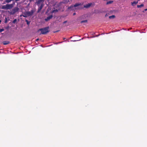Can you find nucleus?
<instances>
[{"label": "nucleus", "mask_w": 147, "mask_h": 147, "mask_svg": "<svg viewBox=\"0 0 147 147\" xmlns=\"http://www.w3.org/2000/svg\"><path fill=\"white\" fill-rule=\"evenodd\" d=\"M67 22V21H65L63 22V24H65V23H66V22Z\"/></svg>", "instance_id": "nucleus-27"}, {"label": "nucleus", "mask_w": 147, "mask_h": 147, "mask_svg": "<svg viewBox=\"0 0 147 147\" xmlns=\"http://www.w3.org/2000/svg\"><path fill=\"white\" fill-rule=\"evenodd\" d=\"M76 41V40H74V41Z\"/></svg>", "instance_id": "nucleus-35"}, {"label": "nucleus", "mask_w": 147, "mask_h": 147, "mask_svg": "<svg viewBox=\"0 0 147 147\" xmlns=\"http://www.w3.org/2000/svg\"><path fill=\"white\" fill-rule=\"evenodd\" d=\"M38 40H39V39H38V38L37 39H36V41H38Z\"/></svg>", "instance_id": "nucleus-31"}, {"label": "nucleus", "mask_w": 147, "mask_h": 147, "mask_svg": "<svg viewBox=\"0 0 147 147\" xmlns=\"http://www.w3.org/2000/svg\"><path fill=\"white\" fill-rule=\"evenodd\" d=\"M108 16V15L107 14H106L105 15V17H107V16Z\"/></svg>", "instance_id": "nucleus-30"}, {"label": "nucleus", "mask_w": 147, "mask_h": 147, "mask_svg": "<svg viewBox=\"0 0 147 147\" xmlns=\"http://www.w3.org/2000/svg\"><path fill=\"white\" fill-rule=\"evenodd\" d=\"M4 30V29L3 28L0 29V32H1Z\"/></svg>", "instance_id": "nucleus-23"}, {"label": "nucleus", "mask_w": 147, "mask_h": 147, "mask_svg": "<svg viewBox=\"0 0 147 147\" xmlns=\"http://www.w3.org/2000/svg\"><path fill=\"white\" fill-rule=\"evenodd\" d=\"M17 21V20L16 19H15L13 21V23L14 24Z\"/></svg>", "instance_id": "nucleus-22"}, {"label": "nucleus", "mask_w": 147, "mask_h": 147, "mask_svg": "<svg viewBox=\"0 0 147 147\" xmlns=\"http://www.w3.org/2000/svg\"><path fill=\"white\" fill-rule=\"evenodd\" d=\"M58 31H56L55 32H58Z\"/></svg>", "instance_id": "nucleus-36"}, {"label": "nucleus", "mask_w": 147, "mask_h": 147, "mask_svg": "<svg viewBox=\"0 0 147 147\" xmlns=\"http://www.w3.org/2000/svg\"><path fill=\"white\" fill-rule=\"evenodd\" d=\"M1 20H0V24H1Z\"/></svg>", "instance_id": "nucleus-32"}, {"label": "nucleus", "mask_w": 147, "mask_h": 147, "mask_svg": "<svg viewBox=\"0 0 147 147\" xmlns=\"http://www.w3.org/2000/svg\"><path fill=\"white\" fill-rule=\"evenodd\" d=\"M35 0H29V1L30 2H32V1H34Z\"/></svg>", "instance_id": "nucleus-25"}, {"label": "nucleus", "mask_w": 147, "mask_h": 147, "mask_svg": "<svg viewBox=\"0 0 147 147\" xmlns=\"http://www.w3.org/2000/svg\"><path fill=\"white\" fill-rule=\"evenodd\" d=\"M76 14V13H74L73 14V16H74V15H75Z\"/></svg>", "instance_id": "nucleus-29"}, {"label": "nucleus", "mask_w": 147, "mask_h": 147, "mask_svg": "<svg viewBox=\"0 0 147 147\" xmlns=\"http://www.w3.org/2000/svg\"><path fill=\"white\" fill-rule=\"evenodd\" d=\"M43 4H41L40 6H39H39H38V8L37 11L38 12H39L40 11L42 8L43 7Z\"/></svg>", "instance_id": "nucleus-9"}, {"label": "nucleus", "mask_w": 147, "mask_h": 147, "mask_svg": "<svg viewBox=\"0 0 147 147\" xmlns=\"http://www.w3.org/2000/svg\"><path fill=\"white\" fill-rule=\"evenodd\" d=\"M59 10V9L58 10L57 9H55V8H53V10L51 11V13H56V12H58Z\"/></svg>", "instance_id": "nucleus-10"}, {"label": "nucleus", "mask_w": 147, "mask_h": 147, "mask_svg": "<svg viewBox=\"0 0 147 147\" xmlns=\"http://www.w3.org/2000/svg\"><path fill=\"white\" fill-rule=\"evenodd\" d=\"M26 22H27V24L29 25L30 24V22L28 21L27 20H26Z\"/></svg>", "instance_id": "nucleus-21"}, {"label": "nucleus", "mask_w": 147, "mask_h": 147, "mask_svg": "<svg viewBox=\"0 0 147 147\" xmlns=\"http://www.w3.org/2000/svg\"><path fill=\"white\" fill-rule=\"evenodd\" d=\"M7 22V19L6 18H5V23H6Z\"/></svg>", "instance_id": "nucleus-24"}, {"label": "nucleus", "mask_w": 147, "mask_h": 147, "mask_svg": "<svg viewBox=\"0 0 147 147\" xmlns=\"http://www.w3.org/2000/svg\"><path fill=\"white\" fill-rule=\"evenodd\" d=\"M53 15H51L48 16L45 19V20L46 21H48L49 20H50L51 19L53 18Z\"/></svg>", "instance_id": "nucleus-8"}, {"label": "nucleus", "mask_w": 147, "mask_h": 147, "mask_svg": "<svg viewBox=\"0 0 147 147\" xmlns=\"http://www.w3.org/2000/svg\"><path fill=\"white\" fill-rule=\"evenodd\" d=\"M3 1V0H0V1Z\"/></svg>", "instance_id": "nucleus-33"}, {"label": "nucleus", "mask_w": 147, "mask_h": 147, "mask_svg": "<svg viewBox=\"0 0 147 147\" xmlns=\"http://www.w3.org/2000/svg\"><path fill=\"white\" fill-rule=\"evenodd\" d=\"M49 27H47L44 28L39 29L38 30V32H39V31H41V33L40 34H47L49 32Z\"/></svg>", "instance_id": "nucleus-1"}, {"label": "nucleus", "mask_w": 147, "mask_h": 147, "mask_svg": "<svg viewBox=\"0 0 147 147\" xmlns=\"http://www.w3.org/2000/svg\"><path fill=\"white\" fill-rule=\"evenodd\" d=\"M79 8V9H82V8H82V7H79V8Z\"/></svg>", "instance_id": "nucleus-28"}, {"label": "nucleus", "mask_w": 147, "mask_h": 147, "mask_svg": "<svg viewBox=\"0 0 147 147\" xmlns=\"http://www.w3.org/2000/svg\"><path fill=\"white\" fill-rule=\"evenodd\" d=\"M92 5V3H89L88 4H87L86 5H84V7L86 8H88L91 6Z\"/></svg>", "instance_id": "nucleus-11"}, {"label": "nucleus", "mask_w": 147, "mask_h": 147, "mask_svg": "<svg viewBox=\"0 0 147 147\" xmlns=\"http://www.w3.org/2000/svg\"><path fill=\"white\" fill-rule=\"evenodd\" d=\"M45 0H38L36 2V3L38 6H39V5L40 3H41V4H43Z\"/></svg>", "instance_id": "nucleus-6"}, {"label": "nucleus", "mask_w": 147, "mask_h": 147, "mask_svg": "<svg viewBox=\"0 0 147 147\" xmlns=\"http://www.w3.org/2000/svg\"><path fill=\"white\" fill-rule=\"evenodd\" d=\"M1 8L2 9H6V10L8 9L6 5H3L2 6Z\"/></svg>", "instance_id": "nucleus-13"}, {"label": "nucleus", "mask_w": 147, "mask_h": 147, "mask_svg": "<svg viewBox=\"0 0 147 147\" xmlns=\"http://www.w3.org/2000/svg\"><path fill=\"white\" fill-rule=\"evenodd\" d=\"M7 9H10L13 7V4H6Z\"/></svg>", "instance_id": "nucleus-7"}, {"label": "nucleus", "mask_w": 147, "mask_h": 147, "mask_svg": "<svg viewBox=\"0 0 147 147\" xmlns=\"http://www.w3.org/2000/svg\"><path fill=\"white\" fill-rule=\"evenodd\" d=\"M35 11H34L33 9L31 10L30 11H28L26 12H27V13L28 14V16H32L34 13Z\"/></svg>", "instance_id": "nucleus-5"}, {"label": "nucleus", "mask_w": 147, "mask_h": 147, "mask_svg": "<svg viewBox=\"0 0 147 147\" xmlns=\"http://www.w3.org/2000/svg\"><path fill=\"white\" fill-rule=\"evenodd\" d=\"M138 3V1H134L133 2L131 3V5L132 6H134V5H135L137 4Z\"/></svg>", "instance_id": "nucleus-15"}, {"label": "nucleus", "mask_w": 147, "mask_h": 147, "mask_svg": "<svg viewBox=\"0 0 147 147\" xmlns=\"http://www.w3.org/2000/svg\"><path fill=\"white\" fill-rule=\"evenodd\" d=\"M88 21L87 20H84L82 21L81 22V23L82 24L84 23H87V22Z\"/></svg>", "instance_id": "nucleus-19"}, {"label": "nucleus", "mask_w": 147, "mask_h": 147, "mask_svg": "<svg viewBox=\"0 0 147 147\" xmlns=\"http://www.w3.org/2000/svg\"><path fill=\"white\" fill-rule=\"evenodd\" d=\"M147 11V9H145L143 11V12H144V11Z\"/></svg>", "instance_id": "nucleus-26"}, {"label": "nucleus", "mask_w": 147, "mask_h": 147, "mask_svg": "<svg viewBox=\"0 0 147 147\" xmlns=\"http://www.w3.org/2000/svg\"><path fill=\"white\" fill-rule=\"evenodd\" d=\"M22 16L24 17H28V14L27 13V12H26L25 13H23V15H22Z\"/></svg>", "instance_id": "nucleus-14"}, {"label": "nucleus", "mask_w": 147, "mask_h": 147, "mask_svg": "<svg viewBox=\"0 0 147 147\" xmlns=\"http://www.w3.org/2000/svg\"><path fill=\"white\" fill-rule=\"evenodd\" d=\"M72 38V37H71L70 38Z\"/></svg>", "instance_id": "nucleus-37"}, {"label": "nucleus", "mask_w": 147, "mask_h": 147, "mask_svg": "<svg viewBox=\"0 0 147 147\" xmlns=\"http://www.w3.org/2000/svg\"><path fill=\"white\" fill-rule=\"evenodd\" d=\"M3 44L4 45H6L9 44L10 43V42L8 41H5L3 42Z\"/></svg>", "instance_id": "nucleus-12"}, {"label": "nucleus", "mask_w": 147, "mask_h": 147, "mask_svg": "<svg viewBox=\"0 0 147 147\" xmlns=\"http://www.w3.org/2000/svg\"><path fill=\"white\" fill-rule=\"evenodd\" d=\"M115 15H112L111 16H109V19H111V18H115Z\"/></svg>", "instance_id": "nucleus-18"}, {"label": "nucleus", "mask_w": 147, "mask_h": 147, "mask_svg": "<svg viewBox=\"0 0 147 147\" xmlns=\"http://www.w3.org/2000/svg\"><path fill=\"white\" fill-rule=\"evenodd\" d=\"M19 8L18 7H15L12 10L11 13L12 14H14L16 13L18 11Z\"/></svg>", "instance_id": "nucleus-4"}, {"label": "nucleus", "mask_w": 147, "mask_h": 147, "mask_svg": "<svg viewBox=\"0 0 147 147\" xmlns=\"http://www.w3.org/2000/svg\"><path fill=\"white\" fill-rule=\"evenodd\" d=\"M113 1H107V4H109L112 3L113 2Z\"/></svg>", "instance_id": "nucleus-16"}, {"label": "nucleus", "mask_w": 147, "mask_h": 147, "mask_svg": "<svg viewBox=\"0 0 147 147\" xmlns=\"http://www.w3.org/2000/svg\"><path fill=\"white\" fill-rule=\"evenodd\" d=\"M82 4L81 3H76L75 5H71L69 7L68 9H73V8L74 7H76L78 6H79L80 5H82Z\"/></svg>", "instance_id": "nucleus-3"}, {"label": "nucleus", "mask_w": 147, "mask_h": 147, "mask_svg": "<svg viewBox=\"0 0 147 147\" xmlns=\"http://www.w3.org/2000/svg\"><path fill=\"white\" fill-rule=\"evenodd\" d=\"M12 0H6L5 1L7 3H9Z\"/></svg>", "instance_id": "nucleus-20"}, {"label": "nucleus", "mask_w": 147, "mask_h": 147, "mask_svg": "<svg viewBox=\"0 0 147 147\" xmlns=\"http://www.w3.org/2000/svg\"><path fill=\"white\" fill-rule=\"evenodd\" d=\"M144 6V4H142L140 5H137V7L138 8L141 7H143Z\"/></svg>", "instance_id": "nucleus-17"}, {"label": "nucleus", "mask_w": 147, "mask_h": 147, "mask_svg": "<svg viewBox=\"0 0 147 147\" xmlns=\"http://www.w3.org/2000/svg\"><path fill=\"white\" fill-rule=\"evenodd\" d=\"M63 39L64 40H65V38H63Z\"/></svg>", "instance_id": "nucleus-34"}, {"label": "nucleus", "mask_w": 147, "mask_h": 147, "mask_svg": "<svg viewBox=\"0 0 147 147\" xmlns=\"http://www.w3.org/2000/svg\"><path fill=\"white\" fill-rule=\"evenodd\" d=\"M69 1V0H63L62 1L60 2L58 4H57L55 7L57 8L60 6L62 3L66 4Z\"/></svg>", "instance_id": "nucleus-2"}]
</instances>
